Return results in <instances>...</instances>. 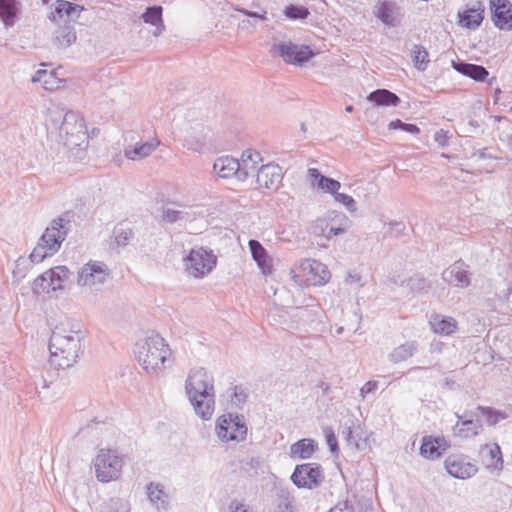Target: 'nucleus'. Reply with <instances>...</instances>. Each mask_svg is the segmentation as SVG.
I'll return each instance as SVG.
<instances>
[{
  "instance_id": "56",
  "label": "nucleus",
  "mask_w": 512,
  "mask_h": 512,
  "mask_svg": "<svg viewBox=\"0 0 512 512\" xmlns=\"http://www.w3.org/2000/svg\"><path fill=\"white\" fill-rule=\"evenodd\" d=\"M228 510L229 512H249V507L238 500H233L230 502Z\"/></svg>"
},
{
  "instance_id": "39",
  "label": "nucleus",
  "mask_w": 512,
  "mask_h": 512,
  "mask_svg": "<svg viewBox=\"0 0 512 512\" xmlns=\"http://www.w3.org/2000/svg\"><path fill=\"white\" fill-rule=\"evenodd\" d=\"M437 441L432 436H425L422 439L420 454L427 459H438L441 457V453L436 448Z\"/></svg>"
},
{
  "instance_id": "12",
  "label": "nucleus",
  "mask_w": 512,
  "mask_h": 512,
  "mask_svg": "<svg viewBox=\"0 0 512 512\" xmlns=\"http://www.w3.org/2000/svg\"><path fill=\"white\" fill-rule=\"evenodd\" d=\"M323 473L319 464L304 463L295 467L291 481L298 488L312 489L320 485Z\"/></svg>"
},
{
  "instance_id": "48",
  "label": "nucleus",
  "mask_w": 512,
  "mask_h": 512,
  "mask_svg": "<svg viewBox=\"0 0 512 512\" xmlns=\"http://www.w3.org/2000/svg\"><path fill=\"white\" fill-rule=\"evenodd\" d=\"M407 286L412 290V291H416V292H419V291H422V290H425L427 289L429 286H430V283L429 281L424 278V277H421L419 275H415L413 277H410L407 281Z\"/></svg>"
},
{
  "instance_id": "62",
  "label": "nucleus",
  "mask_w": 512,
  "mask_h": 512,
  "mask_svg": "<svg viewBox=\"0 0 512 512\" xmlns=\"http://www.w3.org/2000/svg\"><path fill=\"white\" fill-rule=\"evenodd\" d=\"M438 442L436 448H438L441 455L450 447L448 441L444 437H434Z\"/></svg>"
},
{
  "instance_id": "27",
  "label": "nucleus",
  "mask_w": 512,
  "mask_h": 512,
  "mask_svg": "<svg viewBox=\"0 0 512 512\" xmlns=\"http://www.w3.org/2000/svg\"><path fill=\"white\" fill-rule=\"evenodd\" d=\"M485 465L488 469L501 470L503 467V459L500 446L497 443L486 444L481 448Z\"/></svg>"
},
{
  "instance_id": "63",
  "label": "nucleus",
  "mask_w": 512,
  "mask_h": 512,
  "mask_svg": "<svg viewBox=\"0 0 512 512\" xmlns=\"http://www.w3.org/2000/svg\"><path fill=\"white\" fill-rule=\"evenodd\" d=\"M503 297L505 298L508 306L512 310V282L509 284L506 292L504 293Z\"/></svg>"
},
{
  "instance_id": "53",
  "label": "nucleus",
  "mask_w": 512,
  "mask_h": 512,
  "mask_svg": "<svg viewBox=\"0 0 512 512\" xmlns=\"http://www.w3.org/2000/svg\"><path fill=\"white\" fill-rule=\"evenodd\" d=\"M233 395L231 397V402L233 405L239 407L245 403L247 394L245 389L242 386H235L232 388Z\"/></svg>"
},
{
  "instance_id": "26",
  "label": "nucleus",
  "mask_w": 512,
  "mask_h": 512,
  "mask_svg": "<svg viewBox=\"0 0 512 512\" xmlns=\"http://www.w3.org/2000/svg\"><path fill=\"white\" fill-rule=\"evenodd\" d=\"M249 249L252 255V258L257 263L258 267L264 274L271 273L272 264L271 259L266 251V249L262 246V244L254 239H251L248 243Z\"/></svg>"
},
{
  "instance_id": "55",
  "label": "nucleus",
  "mask_w": 512,
  "mask_h": 512,
  "mask_svg": "<svg viewBox=\"0 0 512 512\" xmlns=\"http://www.w3.org/2000/svg\"><path fill=\"white\" fill-rule=\"evenodd\" d=\"M378 388V382L370 380L366 382L360 389V396L364 399L368 394L373 393Z\"/></svg>"
},
{
  "instance_id": "7",
  "label": "nucleus",
  "mask_w": 512,
  "mask_h": 512,
  "mask_svg": "<svg viewBox=\"0 0 512 512\" xmlns=\"http://www.w3.org/2000/svg\"><path fill=\"white\" fill-rule=\"evenodd\" d=\"M93 463L96 477L101 482L116 480L121 475L123 459L115 450L101 449Z\"/></svg>"
},
{
  "instance_id": "40",
  "label": "nucleus",
  "mask_w": 512,
  "mask_h": 512,
  "mask_svg": "<svg viewBox=\"0 0 512 512\" xmlns=\"http://www.w3.org/2000/svg\"><path fill=\"white\" fill-rule=\"evenodd\" d=\"M16 17L14 0H0V19L6 26H12Z\"/></svg>"
},
{
  "instance_id": "19",
  "label": "nucleus",
  "mask_w": 512,
  "mask_h": 512,
  "mask_svg": "<svg viewBox=\"0 0 512 512\" xmlns=\"http://www.w3.org/2000/svg\"><path fill=\"white\" fill-rule=\"evenodd\" d=\"M374 15L385 25L396 27L401 22L400 8L392 1H378L374 6Z\"/></svg>"
},
{
  "instance_id": "24",
  "label": "nucleus",
  "mask_w": 512,
  "mask_h": 512,
  "mask_svg": "<svg viewBox=\"0 0 512 512\" xmlns=\"http://www.w3.org/2000/svg\"><path fill=\"white\" fill-rule=\"evenodd\" d=\"M239 167V160L230 156H223L215 160L213 171L221 178L235 176L239 180Z\"/></svg>"
},
{
  "instance_id": "25",
  "label": "nucleus",
  "mask_w": 512,
  "mask_h": 512,
  "mask_svg": "<svg viewBox=\"0 0 512 512\" xmlns=\"http://www.w3.org/2000/svg\"><path fill=\"white\" fill-rule=\"evenodd\" d=\"M308 177L313 185L316 184L319 189L330 193L333 196L341 187V183L339 181L322 175L316 168L308 169Z\"/></svg>"
},
{
  "instance_id": "61",
  "label": "nucleus",
  "mask_w": 512,
  "mask_h": 512,
  "mask_svg": "<svg viewBox=\"0 0 512 512\" xmlns=\"http://www.w3.org/2000/svg\"><path fill=\"white\" fill-rule=\"evenodd\" d=\"M346 283L348 284H359V286H363L361 283V275L356 272H349L346 277Z\"/></svg>"
},
{
  "instance_id": "5",
  "label": "nucleus",
  "mask_w": 512,
  "mask_h": 512,
  "mask_svg": "<svg viewBox=\"0 0 512 512\" xmlns=\"http://www.w3.org/2000/svg\"><path fill=\"white\" fill-rule=\"evenodd\" d=\"M84 7L69 1L57 0L54 10L49 18L56 22L57 20H65L64 25L59 26L54 34V43L61 48H67L76 41V33L74 26L70 22H75Z\"/></svg>"
},
{
  "instance_id": "43",
  "label": "nucleus",
  "mask_w": 512,
  "mask_h": 512,
  "mask_svg": "<svg viewBox=\"0 0 512 512\" xmlns=\"http://www.w3.org/2000/svg\"><path fill=\"white\" fill-rule=\"evenodd\" d=\"M55 253H50L48 248L42 241L39 239L37 242V245L32 250L31 254L29 255V261L30 263H40L45 258L53 256Z\"/></svg>"
},
{
  "instance_id": "13",
  "label": "nucleus",
  "mask_w": 512,
  "mask_h": 512,
  "mask_svg": "<svg viewBox=\"0 0 512 512\" xmlns=\"http://www.w3.org/2000/svg\"><path fill=\"white\" fill-rule=\"evenodd\" d=\"M455 416L457 417V422L452 427L454 437L460 439L473 438L482 431V421L474 411H465L462 415L455 413Z\"/></svg>"
},
{
  "instance_id": "23",
  "label": "nucleus",
  "mask_w": 512,
  "mask_h": 512,
  "mask_svg": "<svg viewBox=\"0 0 512 512\" xmlns=\"http://www.w3.org/2000/svg\"><path fill=\"white\" fill-rule=\"evenodd\" d=\"M451 66L460 74L479 82L484 81L489 75L488 70L484 66L467 63L462 60H453Z\"/></svg>"
},
{
  "instance_id": "30",
  "label": "nucleus",
  "mask_w": 512,
  "mask_h": 512,
  "mask_svg": "<svg viewBox=\"0 0 512 512\" xmlns=\"http://www.w3.org/2000/svg\"><path fill=\"white\" fill-rule=\"evenodd\" d=\"M418 350V343L416 341H407L395 347L388 355L390 362L398 364L411 358Z\"/></svg>"
},
{
  "instance_id": "37",
  "label": "nucleus",
  "mask_w": 512,
  "mask_h": 512,
  "mask_svg": "<svg viewBox=\"0 0 512 512\" xmlns=\"http://www.w3.org/2000/svg\"><path fill=\"white\" fill-rule=\"evenodd\" d=\"M412 61L419 71H425L429 64V54L426 48L420 44H415L411 50Z\"/></svg>"
},
{
  "instance_id": "20",
  "label": "nucleus",
  "mask_w": 512,
  "mask_h": 512,
  "mask_svg": "<svg viewBox=\"0 0 512 512\" xmlns=\"http://www.w3.org/2000/svg\"><path fill=\"white\" fill-rule=\"evenodd\" d=\"M160 145V140L151 138L145 142H137L124 148V155L132 161H140L151 155Z\"/></svg>"
},
{
  "instance_id": "14",
  "label": "nucleus",
  "mask_w": 512,
  "mask_h": 512,
  "mask_svg": "<svg viewBox=\"0 0 512 512\" xmlns=\"http://www.w3.org/2000/svg\"><path fill=\"white\" fill-rule=\"evenodd\" d=\"M69 221L58 217L50 223L40 237L42 243L46 245L50 253H57L61 248L69 231Z\"/></svg>"
},
{
  "instance_id": "44",
  "label": "nucleus",
  "mask_w": 512,
  "mask_h": 512,
  "mask_svg": "<svg viewBox=\"0 0 512 512\" xmlns=\"http://www.w3.org/2000/svg\"><path fill=\"white\" fill-rule=\"evenodd\" d=\"M184 146L191 151L201 152L205 146V135L200 131L199 135L189 134L184 140Z\"/></svg>"
},
{
  "instance_id": "34",
  "label": "nucleus",
  "mask_w": 512,
  "mask_h": 512,
  "mask_svg": "<svg viewBox=\"0 0 512 512\" xmlns=\"http://www.w3.org/2000/svg\"><path fill=\"white\" fill-rule=\"evenodd\" d=\"M147 494L150 502L157 509H166L168 506V495L159 484L150 483L147 486Z\"/></svg>"
},
{
  "instance_id": "49",
  "label": "nucleus",
  "mask_w": 512,
  "mask_h": 512,
  "mask_svg": "<svg viewBox=\"0 0 512 512\" xmlns=\"http://www.w3.org/2000/svg\"><path fill=\"white\" fill-rule=\"evenodd\" d=\"M388 128L390 130H396V129H401L407 133H410V134H418L420 133V129L417 125L415 124H410V123H404L402 122L400 119H396V120H393L389 123L388 125Z\"/></svg>"
},
{
  "instance_id": "2",
  "label": "nucleus",
  "mask_w": 512,
  "mask_h": 512,
  "mask_svg": "<svg viewBox=\"0 0 512 512\" xmlns=\"http://www.w3.org/2000/svg\"><path fill=\"white\" fill-rule=\"evenodd\" d=\"M185 394L198 417L211 419L215 411L214 377L211 373L202 367L191 369L185 381Z\"/></svg>"
},
{
  "instance_id": "57",
  "label": "nucleus",
  "mask_w": 512,
  "mask_h": 512,
  "mask_svg": "<svg viewBox=\"0 0 512 512\" xmlns=\"http://www.w3.org/2000/svg\"><path fill=\"white\" fill-rule=\"evenodd\" d=\"M281 497L283 499L279 503V508L284 509V512H292V500L290 499L289 493L282 491Z\"/></svg>"
},
{
  "instance_id": "11",
  "label": "nucleus",
  "mask_w": 512,
  "mask_h": 512,
  "mask_svg": "<svg viewBox=\"0 0 512 512\" xmlns=\"http://www.w3.org/2000/svg\"><path fill=\"white\" fill-rule=\"evenodd\" d=\"M271 52L281 57L288 64L301 65L314 56L310 46L294 44L291 41L273 45Z\"/></svg>"
},
{
  "instance_id": "18",
  "label": "nucleus",
  "mask_w": 512,
  "mask_h": 512,
  "mask_svg": "<svg viewBox=\"0 0 512 512\" xmlns=\"http://www.w3.org/2000/svg\"><path fill=\"white\" fill-rule=\"evenodd\" d=\"M492 20L501 30L512 29V4L508 0H489Z\"/></svg>"
},
{
  "instance_id": "6",
  "label": "nucleus",
  "mask_w": 512,
  "mask_h": 512,
  "mask_svg": "<svg viewBox=\"0 0 512 512\" xmlns=\"http://www.w3.org/2000/svg\"><path fill=\"white\" fill-rule=\"evenodd\" d=\"M247 430L243 415L227 413L216 420L215 432L223 442H242L247 437Z\"/></svg>"
},
{
  "instance_id": "16",
  "label": "nucleus",
  "mask_w": 512,
  "mask_h": 512,
  "mask_svg": "<svg viewBox=\"0 0 512 512\" xmlns=\"http://www.w3.org/2000/svg\"><path fill=\"white\" fill-rule=\"evenodd\" d=\"M484 11L485 7L480 1H476L472 5H465L463 10H459L457 13V23L460 27L476 30L484 19Z\"/></svg>"
},
{
  "instance_id": "32",
  "label": "nucleus",
  "mask_w": 512,
  "mask_h": 512,
  "mask_svg": "<svg viewBox=\"0 0 512 512\" xmlns=\"http://www.w3.org/2000/svg\"><path fill=\"white\" fill-rule=\"evenodd\" d=\"M367 100L378 106H397L400 103V98L395 93L387 89H377L372 91L367 96Z\"/></svg>"
},
{
  "instance_id": "60",
  "label": "nucleus",
  "mask_w": 512,
  "mask_h": 512,
  "mask_svg": "<svg viewBox=\"0 0 512 512\" xmlns=\"http://www.w3.org/2000/svg\"><path fill=\"white\" fill-rule=\"evenodd\" d=\"M239 11L248 16V17H252V18H258V19H261V20H267V16H266V11H263L262 13H259V12H254V11H249L247 9H239Z\"/></svg>"
},
{
  "instance_id": "15",
  "label": "nucleus",
  "mask_w": 512,
  "mask_h": 512,
  "mask_svg": "<svg viewBox=\"0 0 512 512\" xmlns=\"http://www.w3.org/2000/svg\"><path fill=\"white\" fill-rule=\"evenodd\" d=\"M445 469L454 478L468 479L473 477L478 467L470 461V458L462 454H453L448 456L444 462Z\"/></svg>"
},
{
  "instance_id": "4",
  "label": "nucleus",
  "mask_w": 512,
  "mask_h": 512,
  "mask_svg": "<svg viewBox=\"0 0 512 512\" xmlns=\"http://www.w3.org/2000/svg\"><path fill=\"white\" fill-rule=\"evenodd\" d=\"M136 346L137 360L146 373L152 376L161 375L171 356V349L164 338L159 335H151L137 343Z\"/></svg>"
},
{
  "instance_id": "47",
  "label": "nucleus",
  "mask_w": 512,
  "mask_h": 512,
  "mask_svg": "<svg viewBox=\"0 0 512 512\" xmlns=\"http://www.w3.org/2000/svg\"><path fill=\"white\" fill-rule=\"evenodd\" d=\"M49 270L39 275L33 282L32 290L36 294H40L42 292L49 293L51 292V286L49 283L50 278Z\"/></svg>"
},
{
  "instance_id": "3",
  "label": "nucleus",
  "mask_w": 512,
  "mask_h": 512,
  "mask_svg": "<svg viewBox=\"0 0 512 512\" xmlns=\"http://www.w3.org/2000/svg\"><path fill=\"white\" fill-rule=\"evenodd\" d=\"M81 338L79 332L57 326L49 340L50 364L56 369L72 367L79 357Z\"/></svg>"
},
{
  "instance_id": "52",
  "label": "nucleus",
  "mask_w": 512,
  "mask_h": 512,
  "mask_svg": "<svg viewBox=\"0 0 512 512\" xmlns=\"http://www.w3.org/2000/svg\"><path fill=\"white\" fill-rule=\"evenodd\" d=\"M333 198L335 202L342 204L349 212L357 210L356 202L350 195L337 192Z\"/></svg>"
},
{
  "instance_id": "22",
  "label": "nucleus",
  "mask_w": 512,
  "mask_h": 512,
  "mask_svg": "<svg viewBox=\"0 0 512 512\" xmlns=\"http://www.w3.org/2000/svg\"><path fill=\"white\" fill-rule=\"evenodd\" d=\"M442 278L445 282L454 286L464 288L470 285L468 270L462 261H457L444 270Z\"/></svg>"
},
{
  "instance_id": "36",
  "label": "nucleus",
  "mask_w": 512,
  "mask_h": 512,
  "mask_svg": "<svg viewBox=\"0 0 512 512\" xmlns=\"http://www.w3.org/2000/svg\"><path fill=\"white\" fill-rule=\"evenodd\" d=\"M69 273V269L65 266H57L49 269L51 291L62 289L64 282L68 279Z\"/></svg>"
},
{
  "instance_id": "45",
  "label": "nucleus",
  "mask_w": 512,
  "mask_h": 512,
  "mask_svg": "<svg viewBox=\"0 0 512 512\" xmlns=\"http://www.w3.org/2000/svg\"><path fill=\"white\" fill-rule=\"evenodd\" d=\"M309 10L304 6L288 5L284 9V15L291 20H303L309 16Z\"/></svg>"
},
{
  "instance_id": "51",
  "label": "nucleus",
  "mask_w": 512,
  "mask_h": 512,
  "mask_svg": "<svg viewBox=\"0 0 512 512\" xmlns=\"http://www.w3.org/2000/svg\"><path fill=\"white\" fill-rule=\"evenodd\" d=\"M30 261L24 257H19L16 261L15 268L13 269V277L21 280L26 276L29 269Z\"/></svg>"
},
{
  "instance_id": "38",
  "label": "nucleus",
  "mask_w": 512,
  "mask_h": 512,
  "mask_svg": "<svg viewBox=\"0 0 512 512\" xmlns=\"http://www.w3.org/2000/svg\"><path fill=\"white\" fill-rule=\"evenodd\" d=\"M195 218V213H190L186 210H174L167 208L163 210L162 219L163 221L173 224L181 221H190Z\"/></svg>"
},
{
  "instance_id": "33",
  "label": "nucleus",
  "mask_w": 512,
  "mask_h": 512,
  "mask_svg": "<svg viewBox=\"0 0 512 512\" xmlns=\"http://www.w3.org/2000/svg\"><path fill=\"white\" fill-rule=\"evenodd\" d=\"M34 83H42L45 90L53 91L59 88V79L54 71L48 72L46 69L37 70L31 78Z\"/></svg>"
},
{
  "instance_id": "46",
  "label": "nucleus",
  "mask_w": 512,
  "mask_h": 512,
  "mask_svg": "<svg viewBox=\"0 0 512 512\" xmlns=\"http://www.w3.org/2000/svg\"><path fill=\"white\" fill-rule=\"evenodd\" d=\"M474 413L479 415V419L481 421H482V418H484L488 425L496 424L499 421L500 417H501V413H499L498 411L493 410L490 407L478 406L476 411H474Z\"/></svg>"
},
{
  "instance_id": "31",
  "label": "nucleus",
  "mask_w": 512,
  "mask_h": 512,
  "mask_svg": "<svg viewBox=\"0 0 512 512\" xmlns=\"http://www.w3.org/2000/svg\"><path fill=\"white\" fill-rule=\"evenodd\" d=\"M134 234L131 228L120 223L116 225L112 232L111 248L120 249L126 247L132 240Z\"/></svg>"
},
{
  "instance_id": "50",
  "label": "nucleus",
  "mask_w": 512,
  "mask_h": 512,
  "mask_svg": "<svg viewBox=\"0 0 512 512\" xmlns=\"http://www.w3.org/2000/svg\"><path fill=\"white\" fill-rule=\"evenodd\" d=\"M102 512H130V504L124 499H111L108 507Z\"/></svg>"
},
{
  "instance_id": "21",
  "label": "nucleus",
  "mask_w": 512,
  "mask_h": 512,
  "mask_svg": "<svg viewBox=\"0 0 512 512\" xmlns=\"http://www.w3.org/2000/svg\"><path fill=\"white\" fill-rule=\"evenodd\" d=\"M262 162L261 154L253 150H245L242 153L241 161H239V180L245 181L248 177L258 173L259 163Z\"/></svg>"
},
{
  "instance_id": "9",
  "label": "nucleus",
  "mask_w": 512,
  "mask_h": 512,
  "mask_svg": "<svg viewBox=\"0 0 512 512\" xmlns=\"http://www.w3.org/2000/svg\"><path fill=\"white\" fill-rule=\"evenodd\" d=\"M186 271L195 278H203L208 275L216 266L217 257L212 251L203 247L191 249L184 258Z\"/></svg>"
},
{
  "instance_id": "59",
  "label": "nucleus",
  "mask_w": 512,
  "mask_h": 512,
  "mask_svg": "<svg viewBox=\"0 0 512 512\" xmlns=\"http://www.w3.org/2000/svg\"><path fill=\"white\" fill-rule=\"evenodd\" d=\"M329 512H354L353 506L348 502H339Z\"/></svg>"
},
{
  "instance_id": "28",
  "label": "nucleus",
  "mask_w": 512,
  "mask_h": 512,
  "mask_svg": "<svg viewBox=\"0 0 512 512\" xmlns=\"http://www.w3.org/2000/svg\"><path fill=\"white\" fill-rule=\"evenodd\" d=\"M317 442L310 438L301 439L290 446V456L295 459H308L317 450Z\"/></svg>"
},
{
  "instance_id": "54",
  "label": "nucleus",
  "mask_w": 512,
  "mask_h": 512,
  "mask_svg": "<svg viewBox=\"0 0 512 512\" xmlns=\"http://www.w3.org/2000/svg\"><path fill=\"white\" fill-rule=\"evenodd\" d=\"M324 434H325V438H326V442L329 446V449L332 453H336L338 452V441H337V438L335 436V433L333 431L332 428L330 427H327L324 429Z\"/></svg>"
},
{
  "instance_id": "17",
  "label": "nucleus",
  "mask_w": 512,
  "mask_h": 512,
  "mask_svg": "<svg viewBox=\"0 0 512 512\" xmlns=\"http://www.w3.org/2000/svg\"><path fill=\"white\" fill-rule=\"evenodd\" d=\"M256 176L258 188L267 189L269 191L277 190L283 177L281 167L276 164L262 165Z\"/></svg>"
},
{
  "instance_id": "64",
  "label": "nucleus",
  "mask_w": 512,
  "mask_h": 512,
  "mask_svg": "<svg viewBox=\"0 0 512 512\" xmlns=\"http://www.w3.org/2000/svg\"><path fill=\"white\" fill-rule=\"evenodd\" d=\"M418 371H423V372H427L428 371V368L426 367H421V366H416V367H412L408 370L407 374H412V373H415V372H418Z\"/></svg>"
},
{
  "instance_id": "1",
  "label": "nucleus",
  "mask_w": 512,
  "mask_h": 512,
  "mask_svg": "<svg viewBox=\"0 0 512 512\" xmlns=\"http://www.w3.org/2000/svg\"><path fill=\"white\" fill-rule=\"evenodd\" d=\"M48 128L58 131V140L76 157L89 145L84 118L77 112L53 110L49 113Z\"/></svg>"
},
{
  "instance_id": "58",
  "label": "nucleus",
  "mask_w": 512,
  "mask_h": 512,
  "mask_svg": "<svg viewBox=\"0 0 512 512\" xmlns=\"http://www.w3.org/2000/svg\"><path fill=\"white\" fill-rule=\"evenodd\" d=\"M434 140L437 142L441 147H445L448 145L449 137L447 135V132L443 129L438 130L434 135Z\"/></svg>"
},
{
  "instance_id": "29",
  "label": "nucleus",
  "mask_w": 512,
  "mask_h": 512,
  "mask_svg": "<svg viewBox=\"0 0 512 512\" xmlns=\"http://www.w3.org/2000/svg\"><path fill=\"white\" fill-rule=\"evenodd\" d=\"M163 8L160 5H154L147 7L145 12L141 15V19L152 26H155L156 30L154 35L158 36L165 30V25L162 18Z\"/></svg>"
},
{
  "instance_id": "42",
  "label": "nucleus",
  "mask_w": 512,
  "mask_h": 512,
  "mask_svg": "<svg viewBox=\"0 0 512 512\" xmlns=\"http://www.w3.org/2000/svg\"><path fill=\"white\" fill-rule=\"evenodd\" d=\"M333 214L335 216L334 222H336L337 225H334L333 222L331 223L326 239H331L334 236L343 234L348 228L349 220L344 214L336 211H333Z\"/></svg>"
},
{
  "instance_id": "10",
  "label": "nucleus",
  "mask_w": 512,
  "mask_h": 512,
  "mask_svg": "<svg viewBox=\"0 0 512 512\" xmlns=\"http://www.w3.org/2000/svg\"><path fill=\"white\" fill-rule=\"evenodd\" d=\"M110 277L108 266L100 261H89L78 272L77 283L90 289L99 290Z\"/></svg>"
},
{
  "instance_id": "8",
  "label": "nucleus",
  "mask_w": 512,
  "mask_h": 512,
  "mask_svg": "<svg viewBox=\"0 0 512 512\" xmlns=\"http://www.w3.org/2000/svg\"><path fill=\"white\" fill-rule=\"evenodd\" d=\"M293 279L298 284L311 286H322L326 284L330 277V271L327 266L320 261L313 259H304L294 272Z\"/></svg>"
},
{
  "instance_id": "35",
  "label": "nucleus",
  "mask_w": 512,
  "mask_h": 512,
  "mask_svg": "<svg viewBox=\"0 0 512 512\" xmlns=\"http://www.w3.org/2000/svg\"><path fill=\"white\" fill-rule=\"evenodd\" d=\"M432 330L437 334L450 335L456 329V321L451 317L434 316L430 320Z\"/></svg>"
},
{
  "instance_id": "41",
  "label": "nucleus",
  "mask_w": 512,
  "mask_h": 512,
  "mask_svg": "<svg viewBox=\"0 0 512 512\" xmlns=\"http://www.w3.org/2000/svg\"><path fill=\"white\" fill-rule=\"evenodd\" d=\"M334 221L335 216L333 214V211L327 213L325 217L316 219L312 225L313 233L317 236H324L326 238L329 232L330 225Z\"/></svg>"
}]
</instances>
